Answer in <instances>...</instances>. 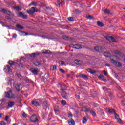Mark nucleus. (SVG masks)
Instances as JSON below:
<instances>
[{
	"mask_svg": "<svg viewBox=\"0 0 125 125\" xmlns=\"http://www.w3.org/2000/svg\"><path fill=\"white\" fill-rule=\"evenodd\" d=\"M108 53H104V56H106V57H108Z\"/></svg>",
	"mask_w": 125,
	"mask_h": 125,
	"instance_id": "nucleus-61",
	"label": "nucleus"
},
{
	"mask_svg": "<svg viewBox=\"0 0 125 125\" xmlns=\"http://www.w3.org/2000/svg\"><path fill=\"white\" fill-rule=\"evenodd\" d=\"M40 54H41V53L38 52L34 53V55H35V56H37V55H40Z\"/></svg>",
	"mask_w": 125,
	"mask_h": 125,
	"instance_id": "nucleus-57",
	"label": "nucleus"
},
{
	"mask_svg": "<svg viewBox=\"0 0 125 125\" xmlns=\"http://www.w3.org/2000/svg\"><path fill=\"white\" fill-rule=\"evenodd\" d=\"M14 80L13 79H11L8 81V84H11L12 83V82H14Z\"/></svg>",
	"mask_w": 125,
	"mask_h": 125,
	"instance_id": "nucleus-37",
	"label": "nucleus"
},
{
	"mask_svg": "<svg viewBox=\"0 0 125 125\" xmlns=\"http://www.w3.org/2000/svg\"><path fill=\"white\" fill-rule=\"evenodd\" d=\"M87 72L89 73H90V74H95L96 73V71L95 70H93L92 69L90 68H88L87 69Z\"/></svg>",
	"mask_w": 125,
	"mask_h": 125,
	"instance_id": "nucleus-14",
	"label": "nucleus"
},
{
	"mask_svg": "<svg viewBox=\"0 0 125 125\" xmlns=\"http://www.w3.org/2000/svg\"><path fill=\"white\" fill-rule=\"evenodd\" d=\"M0 11H2L4 13H6V12H7V10L2 8H0Z\"/></svg>",
	"mask_w": 125,
	"mask_h": 125,
	"instance_id": "nucleus-35",
	"label": "nucleus"
},
{
	"mask_svg": "<svg viewBox=\"0 0 125 125\" xmlns=\"http://www.w3.org/2000/svg\"><path fill=\"white\" fill-rule=\"evenodd\" d=\"M62 39L64 40H65L66 41H69L70 40V37L66 36H62Z\"/></svg>",
	"mask_w": 125,
	"mask_h": 125,
	"instance_id": "nucleus-24",
	"label": "nucleus"
},
{
	"mask_svg": "<svg viewBox=\"0 0 125 125\" xmlns=\"http://www.w3.org/2000/svg\"><path fill=\"white\" fill-rule=\"evenodd\" d=\"M31 4L32 5H34V6H37V3H36L35 2H33L31 3Z\"/></svg>",
	"mask_w": 125,
	"mask_h": 125,
	"instance_id": "nucleus-53",
	"label": "nucleus"
},
{
	"mask_svg": "<svg viewBox=\"0 0 125 125\" xmlns=\"http://www.w3.org/2000/svg\"><path fill=\"white\" fill-rule=\"evenodd\" d=\"M4 69L5 72H6V73H11V72H12V70H11L10 66H9V65H7Z\"/></svg>",
	"mask_w": 125,
	"mask_h": 125,
	"instance_id": "nucleus-7",
	"label": "nucleus"
},
{
	"mask_svg": "<svg viewBox=\"0 0 125 125\" xmlns=\"http://www.w3.org/2000/svg\"><path fill=\"white\" fill-rule=\"evenodd\" d=\"M6 13V14H8V15H12L11 12L9 11H7V12Z\"/></svg>",
	"mask_w": 125,
	"mask_h": 125,
	"instance_id": "nucleus-47",
	"label": "nucleus"
},
{
	"mask_svg": "<svg viewBox=\"0 0 125 125\" xmlns=\"http://www.w3.org/2000/svg\"><path fill=\"white\" fill-rule=\"evenodd\" d=\"M5 96L7 98H15V94H13L11 89H10L7 92H5Z\"/></svg>",
	"mask_w": 125,
	"mask_h": 125,
	"instance_id": "nucleus-1",
	"label": "nucleus"
},
{
	"mask_svg": "<svg viewBox=\"0 0 125 125\" xmlns=\"http://www.w3.org/2000/svg\"><path fill=\"white\" fill-rule=\"evenodd\" d=\"M0 125H5L6 124L4 123V122L1 121L0 123Z\"/></svg>",
	"mask_w": 125,
	"mask_h": 125,
	"instance_id": "nucleus-50",
	"label": "nucleus"
},
{
	"mask_svg": "<svg viewBox=\"0 0 125 125\" xmlns=\"http://www.w3.org/2000/svg\"><path fill=\"white\" fill-rule=\"evenodd\" d=\"M43 53H45L46 54H49L50 53V50H45V51L43 52Z\"/></svg>",
	"mask_w": 125,
	"mask_h": 125,
	"instance_id": "nucleus-39",
	"label": "nucleus"
},
{
	"mask_svg": "<svg viewBox=\"0 0 125 125\" xmlns=\"http://www.w3.org/2000/svg\"><path fill=\"white\" fill-rule=\"evenodd\" d=\"M9 117L8 116H6L5 121H8Z\"/></svg>",
	"mask_w": 125,
	"mask_h": 125,
	"instance_id": "nucleus-60",
	"label": "nucleus"
},
{
	"mask_svg": "<svg viewBox=\"0 0 125 125\" xmlns=\"http://www.w3.org/2000/svg\"><path fill=\"white\" fill-rule=\"evenodd\" d=\"M18 17H22L24 19H27V18H28V15L25 14V13H23L22 12L18 13Z\"/></svg>",
	"mask_w": 125,
	"mask_h": 125,
	"instance_id": "nucleus-3",
	"label": "nucleus"
},
{
	"mask_svg": "<svg viewBox=\"0 0 125 125\" xmlns=\"http://www.w3.org/2000/svg\"><path fill=\"white\" fill-rule=\"evenodd\" d=\"M55 113H59V110L58 109H54Z\"/></svg>",
	"mask_w": 125,
	"mask_h": 125,
	"instance_id": "nucleus-59",
	"label": "nucleus"
},
{
	"mask_svg": "<svg viewBox=\"0 0 125 125\" xmlns=\"http://www.w3.org/2000/svg\"><path fill=\"white\" fill-rule=\"evenodd\" d=\"M63 98H65V99H68V96L64 95V96H63Z\"/></svg>",
	"mask_w": 125,
	"mask_h": 125,
	"instance_id": "nucleus-63",
	"label": "nucleus"
},
{
	"mask_svg": "<svg viewBox=\"0 0 125 125\" xmlns=\"http://www.w3.org/2000/svg\"><path fill=\"white\" fill-rule=\"evenodd\" d=\"M68 124L69 125H75V121H74L73 119L70 118L68 120Z\"/></svg>",
	"mask_w": 125,
	"mask_h": 125,
	"instance_id": "nucleus-11",
	"label": "nucleus"
},
{
	"mask_svg": "<svg viewBox=\"0 0 125 125\" xmlns=\"http://www.w3.org/2000/svg\"><path fill=\"white\" fill-rule=\"evenodd\" d=\"M20 68H24V65L22 63L18 64Z\"/></svg>",
	"mask_w": 125,
	"mask_h": 125,
	"instance_id": "nucleus-43",
	"label": "nucleus"
},
{
	"mask_svg": "<svg viewBox=\"0 0 125 125\" xmlns=\"http://www.w3.org/2000/svg\"><path fill=\"white\" fill-rule=\"evenodd\" d=\"M15 9H16V10H21V8L19 6H16L15 7Z\"/></svg>",
	"mask_w": 125,
	"mask_h": 125,
	"instance_id": "nucleus-40",
	"label": "nucleus"
},
{
	"mask_svg": "<svg viewBox=\"0 0 125 125\" xmlns=\"http://www.w3.org/2000/svg\"><path fill=\"white\" fill-rule=\"evenodd\" d=\"M21 33H23L24 34H25L24 36H28V35H30L29 33H28L27 32H25L24 31H21Z\"/></svg>",
	"mask_w": 125,
	"mask_h": 125,
	"instance_id": "nucleus-49",
	"label": "nucleus"
},
{
	"mask_svg": "<svg viewBox=\"0 0 125 125\" xmlns=\"http://www.w3.org/2000/svg\"><path fill=\"white\" fill-rule=\"evenodd\" d=\"M69 21H74V18L73 17H69L68 18Z\"/></svg>",
	"mask_w": 125,
	"mask_h": 125,
	"instance_id": "nucleus-45",
	"label": "nucleus"
},
{
	"mask_svg": "<svg viewBox=\"0 0 125 125\" xmlns=\"http://www.w3.org/2000/svg\"><path fill=\"white\" fill-rule=\"evenodd\" d=\"M88 19H94L93 16L89 15L87 16Z\"/></svg>",
	"mask_w": 125,
	"mask_h": 125,
	"instance_id": "nucleus-46",
	"label": "nucleus"
},
{
	"mask_svg": "<svg viewBox=\"0 0 125 125\" xmlns=\"http://www.w3.org/2000/svg\"><path fill=\"white\" fill-rule=\"evenodd\" d=\"M8 63L10 65V66H13L15 65V62L12 61H9L8 62Z\"/></svg>",
	"mask_w": 125,
	"mask_h": 125,
	"instance_id": "nucleus-19",
	"label": "nucleus"
},
{
	"mask_svg": "<svg viewBox=\"0 0 125 125\" xmlns=\"http://www.w3.org/2000/svg\"><path fill=\"white\" fill-rule=\"evenodd\" d=\"M68 116L69 117H73V114H72V113H69L68 114Z\"/></svg>",
	"mask_w": 125,
	"mask_h": 125,
	"instance_id": "nucleus-56",
	"label": "nucleus"
},
{
	"mask_svg": "<svg viewBox=\"0 0 125 125\" xmlns=\"http://www.w3.org/2000/svg\"><path fill=\"white\" fill-rule=\"evenodd\" d=\"M90 113L91 114V115H92V116H93L94 117H95V116H96V113H95V112H94L93 110H91L90 111Z\"/></svg>",
	"mask_w": 125,
	"mask_h": 125,
	"instance_id": "nucleus-30",
	"label": "nucleus"
},
{
	"mask_svg": "<svg viewBox=\"0 0 125 125\" xmlns=\"http://www.w3.org/2000/svg\"><path fill=\"white\" fill-rule=\"evenodd\" d=\"M103 73L104 75V76H108V73H107V72H106V71L104 70L103 71Z\"/></svg>",
	"mask_w": 125,
	"mask_h": 125,
	"instance_id": "nucleus-41",
	"label": "nucleus"
},
{
	"mask_svg": "<svg viewBox=\"0 0 125 125\" xmlns=\"http://www.w3.org/2000/svg\"><path fill=\"white\" fill-rule=\"evenodd\" d=\"M58 63L61 64V65H65V62H64L63 61L59 62Z\"/></svg>",
	"mask_w": 125,
	"mask_h": 125,
	"instance_id": "nucleus-32",
	"label": "nucleus"
},
{
	"mask_svg": "<svg viewBox=\"0 0 125 125\" xmlns=\"http://www.w3.org/2000/svg\"><path fill=\"white\" fill-rule=\"evenodd\" d=\"M15 87L17 91H20V85H16Z\"/></svg>",
	"mask_w": 125,
	"mask_h": 125,
	"instance_id": "nucleus-25",
	"label": "nucleus"
},
{
	"mask_svg": "<svg viewBox=\"0 0 125 125\" xmlns=\"http://www.w3.org/2000/svg\"><path fill=\"white\" fill-rule=\"evenodd\" d=\"M34 65H35V66H40L41 65V62H34Z\"/></svg>",
	"mask_w": 125,
	"mask_h": 125,
	"instance_id": "nucleus-26",
	"label": "nucleus"
},
{
	"mask_svg": "<svg viewBox=\"0 0 125 125\" xmlns=\"http://www.w3.org/2000/svg\"><path fill=\"white\" fill-rule=\"evenodd\" d=\"M97 25H98V26H99V27H103V23H102L100 21L97 22Z\"/></svg>",
	"mask_w": 125,
	"mask_h": 125,
	"instance_id": "nucleus-27",
	"label": "nucleus"
},
{
	"mask_svg": "<svg viewBox=\"0 0 125 125\" xmlns=\"http://www.w3.org/2000/svg\"><path fill=\"white\" fill-rule=\"evenodd\" d=\"M75 12L76 13H77V14H80L81 13V11H80V10H79L78 9H75Z\"/></svg>",
	"mask_w": 125,
	"mask_h": 125,
	"instance_id": "nucleus-36",
	"label": "nucleus"
},
{
	"mask_svg": "<svg viewBox=\"0 0 125 125\" xmlns=\"http://www.w3.org/2000/svg\"><path fill=\"white\" fill-rule=\"evenodd\" d=\"M64 4H65V2L62 0H57V2L56 3V5L59 7L64 5Z\"/></svg>",
	"mask_w": 125,
	"mask_h": 125,
	"instance_id": "nucleus-4",
	"label": "nucleus"
},
{
	"mask_svg": "<svg viewBox=\"0 0 125 125\" xmlns=\"http://www.w3.org/2000/svg\"><path fill=\"white\" fill-rule=\"evenodd\" d=\"M22 116H23V117H24V118H26L27 117V114H26V113H23L22 114Z\"/></svg>",
	"mask_w": 125,
	"mask_h": 125,
	"instance_id": "nucleus-54",
	"label": "nucleus"
},
{
	"mask_svg": "<svg viewBox=\"0 0 125 125\" xmlns=\"http://www.w3.org/2000/svg\"><path fill=\"white\" fill-rule=\"evenodd\" d=\"M13 38H16L17 37V35H16V34H13Z\"/></svg>",
	"mask_w": 125,
	"mask_h": 125,
	"instance_id": "nucleus-62",
	"label": "nucleus"
},
{
	"mask_svg": "<svg viewBox=\"0 0 125 125\" xmlns=\"http://www.w3.org/2000/svg\"><path fill=\"white\" fill-rule=\"evenodd\" d=\"M82 111H83L84 112H88V109L86 107H83Z\"/></svg>",
	"mask_w": 125,
	"mask_h": 125,
	"instance_id": "nucleus-34",
	"label": "nucleus"
},
{
	"mask_svg": "<svg viewBox=\"0 0 125 125\" xmlns=\"http://www.w3.org/2000/svg\"><path fill=\"white\" fill-rule=\"evenodd\" d=\"M2 108H4V103L1 102V104H0V109H2Z\"/></svg>",
	"mask_w": 125,
	"mask_h": 125,
	"instance_id": "nucleus-29",
	"label": "nucleus"
},
{
	"mask_svg": "<svg viewBox=\"0 0 125 125\" xmlns=\"http://www.w3.org/2000/svg\"><path fill=\"white\" fill-rule=\"evenodd\" d=\"M98 77L99 78V79H102V80H103L104 79V76L102 75H100L99 76H98Z\"/></svg>",
	"mask_w": 125,
	"mask_h": 125,
	"instance_id": "nucleus-38",
	"label": "nucleus"
},
{
	"mask_svg": "<svg viewBox=\"0 0 125 125\" xmlns=\"http://www.w3.org/2000/svg\"><path fill=\"white\" fill-rule=\"evenodd\" d=\"M53 71H54V70H56V65H54L53 66V69H52Z\"/></svg>",
	"mask_w": 125,
	"mask_h": 125,
	"instance_id": "nucleus-58",
	"label": "nucleus"
},
{
	"mask_svg": "<svg viewBox=\"0 0 125 125\" xmlns=\"http://www.w3.org/2000/svg\"><path fill=\"white\" fill-rule=\"evenodd\" d=\"M106 40H108L109 42H117L115 40V38L112 36H107L106 37Z\"/></svg>",
	"mask_w": 125,
	"mask_h": 125,
	"instance_id": "nucleus-5",
	"label": "nucleus"
},
{
	"mask_svg": "<svg viewBox=\"0 0 125 125\" xmlns=\"http://www.w3.org/2000/svg\"><path fill=\"white\" fill-rule=\"evenodd\" d=\"M30 120L31 121H32V122H38V121H39L38 120V117L36 115H32L31 117Z\"/></svg>",
	"mask_w": 125,
	"mask_h": 125,
	"instance_id": "nucleus-8",
	"label": "nucleus"
},
{
	"mask_svg": "<svg viewBox=\"0 0 125 125\" xmlns=\"http://www.w3.org/2000/svg\"><path fill=\"white\" fill-rule=\"evenodd\" d=\"M94 49L95 50H96V51H97L98 52H99V51L102 50V47L101 46L95 47H94Z\"/></svg>",
	"mask_w": 125,
	"mask_h": 125,
	"instance_id": "nucleus-15",
	"label": "nucleus"
},
{
	"mask_svg": "<svg viewBox=\"0 0 125 125\" xmlns=\"http://www.w3.org/2000/svg\"><path fill=\"white\" fill-rule=\"evenodd\" d=\"M31 71L32 72V73L34 74V75H37L38 73H39V69L38 68L32 69H31Z\"/></svg>",
	"mask_w": 125,
	"mask_h": 125,
	"instance_id": "nucleus-12",
	"label": "nucleus"
},
{
	"mask_svg": "<svg viewBox=\"0 0 125 125\" xmlns=\"http://www.w3.org/2000/svg\"><path fill=\"white\" fill-rule=\"evenodd\" d=\"M67 90V88H66V87H65L64 88L62 87L61 90H62V91H65V90Z\"/></svg>",
	"mask_w": 125,
	"mask_h": 125,
	"instance_id": "nucleus-52",
	"label": "nucleus"
},
{
	"mask_svg": "<svg viewBox=\"0 0 125 125\" xmlns=\"http://www.w3.org/2000/svg\"><path fill=\"white\" fill-rule=\"evenodd\" d=\"M114 114H115V119L117 120L118 122L119 123H122V119L120 118V116H119V115L116 113V112L114 113Z\"/></svg>",
	"mask_w": 125,
	"mask_h": 125,
	"instance_id": "nucleus-9",
	"label": "nucleus"
},
{
	"mask_svg": "<svg viewBox=\"0 0 125 125\" xmlns=\"http://www.w3.org/2000/svg\"><path fill=\"white\" fill-rule=\"evenodd\" d=\"M111 60V62L112 63H115V65L116 66H117V67H122L123 65H122L121 63H120L119 62H116V61H115V60H114L113 59L111 58L110 59Z\"/></svg>",
	"mask_w": 125,
	"mask_h": 125,
	"instance_id": "nucleus-6",
	"label": "nucleus"
},
{
	"mask_svg": "<svg viewBox=\"0 0 125 125\" xmlns=\"http://www.w3.org/2000/svg\"><path fill=\"white\" fill-rule=\"evenodd\" d=\"M60 71L61 72V73H65V71H64V70H63V69L62 68L60 69Z\"/></svg>",
	"mask_w": 125,
	"mask_h": 125,
	"instance_id": "nucleus-51",
	"label": "nucleus"
},
{
	"mask_svg": "<svg viewBox=\"0 0 125 125\" xmlns=\"http://www.w3.org/2000/svg\"><path fill=\"white\" fill-rule=\"evenodd\" d=\"M37 11H38V9L32 7L30 10H27V12L28 14H34V13H35V12H37Z\"/></svg>",
	"mask_w": 125,
	"mask_h": 125,
	"instance_id": "nucleus-2",
	"label": "nucleus"
},
{
	"mask_svg": "<svg viewBox=\"0 0 125 125\" xmlns=\"http://www.w3.org/2000/svg\"><path fill=\"white\" fill-rule=\"evenodd\" d=\"M16 27H17V28H18V29H21V30H23V29H24V27L22 26L20 24H17L16 25Z\"/></svg>",
	"mask_w": 125,
	"mask_h": 125,
	"instance_id": "nucleus-22",
	"label": "nucleus"
},
{
	"mask_svg": "<svg viewBox=\"0 0 125 125\" xmlns=\"http://www.w3.org/2000/svg\"><path fill=\"white\" fill-rule=\"evenodd\" d=\"M113 57L114 59H115L116 58V59H120V58L118 57L117 56H113Z\"/></svg>",
	"mask_w": 125,
	"mask_h": 125,
	"instance_id": "nucleus-55",
	"label": "nucleus"
},
{
	"mask_svg": "<svg viewBox=\"0 0 125 125\" xmlns=\"http://www.w3.org/2000/svg\"><path fill=\"white\" fill-rule=\"evenodd\" d=\"M5 18L8 20H10V21H11L12 20V19H11V18L9 17V16H6Z\"/></svg>",
	"mask_w": 125,
	"mask_h": 125,
	"instance_id": "nucleus-44",
	"label": "nucleus"
},
{
	"mask_svg": "<svg viewBox=\"0 0 125 125\" xmlns=\"http://www.w3.org/2000/svg\"><path fill=\"white\" fill-rule=\"evenodd\" d=\"M87 122V119L86 117H83V122L84 124Z\"/></svg>",
	"mask_w": 125,
	"mask_h": 125,
	"instance_id": "nucleus-33",
	"label": "nucleus"
},
{
	"mask_svg": "<svg viewBox=\"0 0 125 125\" xmlns=\"http://www.w3.org/2000/svg\"><path fill=\"white\" fill-rule=\"evenodd\" d=\"M104 13H106L107 14H113V12L107 9H105L104 11Z\"/></svg>",
	"mask_w": 125,
	"mask_h": 125,
	"instance_id": "nucleus-13",
	"label": "nucleus"
},
{
	"mask_svg": "<svg viewBox=\"0 0 125 125\" xmlns=\"http://www.w3.org/2000/svg\"><path fill=\"white\" fill-rule=\"evenodd\" d=\"M14 104H15L14 102L10 101V102H9L8 105L10 108H11V107L14 105Z\"/></svg>",
	"mask_w": 125,
	"mask_h": 125,
	"instance_id": "nucleus-16",
	"label": "nucleus"
},
{
	"mask_svg": "<svg viewBox=\"0 0 125 125\" xmlns=\"http://www.w3.org/2000/svg\"><path fill=\"white\" fill-rule=\"evenodd\" d=\"M61 104H62V106H66V105H67V102L64 100H62L61 101Z\"/></svg>",
	"mask_w": 125,
	"mask_h": 125,
	"instance_id": "nucleus-23",
	"label": "nucleus"
},
{
	"mask_svg": "<svg viewBox=\"0 0 125 125\" xmlns=\"http://www.w3.org/2000/svg\"><path fill=\"white\" fill-rule=\"evenodd\" d=\"M30 57H33V58H35L36 56L35 55V53H32L30 55Z\"/></svg>",
	"mask_w": 125,
	"mask_h": 125,
	"instance_id": "nucleus-42",
	"label": "nucleus"
},
{
	"mask_svg": "<svg viewBox=\"0 0 125 125\" xmlns=\"http://www.w3.org/2000/svg\"><path fill=\"white\" fill-rule=\"evenodd\" d=\"M17 76L20 80H23V77H22L20 74H17Z\"/></svg>",
	"mask_w": 125,
	"mask_h": 125,
	"instance_id": "nucleus-31",
	"label": "nucleus"
},
{
	"mask_svg": "<svg viewBox=\"0 0 125 125\" xmlns=\"http://www.w3.org/2000/svg\"><path fill=\"white\" fill-rule=\"evenodd\" d=\"M75 63L76 65H81V61L79 60H75Z\"/></svg>",
	"mask_w": 125,
	"mask_h": 125,
	"instance_id": "nucleus-28",
	"label": "nucleus"
},
{
	"mask_svg": "<svg viewBox=\"0 0 125 125\" xmlns=\"http://www.w3.org/2000/svg\"><path fill=\"white\" fill-rule=\"evenodd\" d=\"M102 88L103 90H104V91H107V90H108V88L106 87H103Z\"/></svg>",
	"mask_w": 125,
	"mask_h": 125,
	"instance_id": "nucleus-48",
	"label": "nucleus"
},
{
	"mask_svg": "<svg viewBox=\"0 0 125 125\" xmlns=\"http://www.w3.org/2000/svg\"><path fill=\"white\" fill-rule=\"evenodd\" d=\"M71 47H73V48H75V49H80V48H82V46L80 45H71Z\"/></svg>",
	"mask_w": 125,
	"mask_h": 125,
	"instance_id": "nucleus-10",
	"label": "nucleus"
},
{
	"mask_svg": "<svg viewBox=\"0 0 125 125\" xmlns=\"http://www.w3.org/2000/svg\"><path fill=\"white\" fill-rule=\"evenodd\" d=\"M43 105H44L45 107H46V108H48V107H49V104H48L46 101L43 102Z\"/></svg>",
	"mask_w": 125,
	"mask_h": 125,
	"instance_id": "nucleus-21",
	"label": "nucleus"
},
{
	"mask_svg": "<svg viewBox=\"0 0 125 125\" xmlns=\"http://www.w3.org/2000/svg\"><path fill=\"white\" fill-rule=\"evenodd\" d=\"M79 77H81V78H83V79H84V80H86V79L88 78L87 75H85L84 74H80Z\"/></svg>",
	"mask_w": 125,
	"mask_h": 125,
	"instance_id": "nucleus-17",
	"label": "nucleus"
},
{
	"mask_svg": "<svg viewBox=\"0 0 125 125\" xmlns=\"http://www.w3.org/2000/svg\"><path fill=\"white\" fill-rule=\"evenodd\" d=\"M115 77L116 78H118V77H119V76L118 75V74H115Z\"/></svg>",
	"mask_w": 125,
	"mask_h": 125,
	"instance_id": "nucleus-64",
	"label": "nucleus"
},
{
	"mask_svg": "<svg viewBox=\"0 0 125 125\" xmlns=\"http://www.w3.org/2000/svg\"><path fill=\"white\" fill-rule=\"evenodd\" d=\"M108 112L110 114H115V113H116V112L115 111V110L113 109H108Z\"/></svg>",
	"mask_w": 125,
	"mask_h": 125,
	"instance_id": "nucleus-20",
	"label": "nucleus"
},
{
	"mask_svg": "<svg viewBox=\"0 0 125 125\" xmlns=\"http://www.w3.org/2000/svg\"><path fill=\"white\" fill-rule=\"evenodd\" d=\"M32 104V105H34V106H40V103L37 101H33Z\"/></svg>",
	"mask_w": 125,
	"mask_h": 125,
	"instance_id": "nucleus-18",
	"label": "nucleus"
}]
</instances>
